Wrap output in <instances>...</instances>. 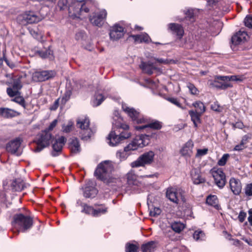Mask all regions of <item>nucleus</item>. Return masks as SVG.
<instances>
[{
  "mask_svg": "<svg viewBox=\"0 0 252 252\" xmlns=\"http://www.w3.org/2000/svg\"><path fill=\"white\" fill-rule=\"evenodd\" d=\"M132 151V150H126V147L124 148L123 151H119L116 153L117 157L120 159L121 161L125 160L129 156V154L127 153V152Z\"/></svg>",
  "mask_w": 252,
  "mask_h": 252,
  "instance_id": "obj_34",
  "label": "nucleus"
},
{
  "mask_svg": "<svg viewBox=\"0 0 252 252\" xmlns=\"http://www.w3.org/2000/svg\"><path fill=\"white\" fill-rule=\"evenodd\" d=\"M82 1L75 0H59L58 5L61 9H63L64 6L68 7V12L71 16L79 18L81 16Z\"/></svg>",
  "mask_w": 252,
  "mask_h": 252,
  "instance_id": "obj_3",
  "label": "nucleus"
},
{
  "mask_svg": "<svg viewBox=\"0 0 252 252\" xmlns=\"http://www.w3.org/2000/svg\"><path fill=\"white\" fill-rule=\"evenodd\" d=\"M73 125V122L71 121H69L68 122V124L66 126L63 125V132H65L66 133L70 132L72 129Z\"/></svg>",
  "mask_w": 252,
  "mask_h": 252,
  "instance_id": "obj_53",
  "label": "nucleus"
},
{
  "mask_svg": "<svg viewBox=\"0 0 252 252\" xmlns=\"http://www.w3.org/2000/svg\"><path fill=\"white\" fill-rule=\"evenodd\" d=\"M154 156L155 154L153 151L146 152L139 157L135 161L131 162V166L134 168L150 164L154 161Z\"/></svg>",
  "mask_w": 252,
  "mask_h": 252,
  "instance_id": "obj_8",
  "label": "nucleus"
},
{
  "mask_svg": "<svg viewBox=\"0 0 252 252\" xmlns=\"http://www.w3.org/2000/svg\"><path fill=\"white\" fill-rule=\"evenodd\" d=\"M113 169L114 167L112 162L109 160H106L98 164L94 172V175L98 179L109 183L111 182L109 180H112L109 178Z\"/></svg>",
  "mask_w": 252,
  "mask_h": 252,
  "instance_id": "obj_2",
  "label": "nucleus"
},
{
  "mask_svg": "<svg viewBox=\"0 0 252 252\" xmlns=\"http://www.w3.org/2000/svg\"><path fill=\"white\" fill-rule=\"evenodd\" d=\"M191 176L195 184L198 185L205 182V179L202 177L200 171L197 169H193L191 171Z\"/></svg>",
  "mask_w": 252,
  "mask_h": 252,
  "instance_id": "obj_25",
  "label": "nucleus"
},
{
  "mask_svg": "<svg viewBox=\"0 0 252 252\" xmlns=\"http://www.w3.org/2000/svg\"><path fill=\"white\" fill-rule=\"evenodd\" d=\"M113 127L107 137L110 146H116L125 139L129 138L131 134L128 131L129 126L126 124L113 122Z\"/></svg>",
  "mask_w": 252,
  "mask_h": 252,
  "instance_id": "obj_1",
  "label": "nucleus"
},
{
  "mask_svg": "<svg viewBox=\"0 0 252 252\" xmlns=\"http://www.w3.org/2000/svg\"><path fill=\"white\" fill-rule=\"evenodd\" d=\"M218 76H216L215 77V80L210 83V86H211L212 87L220 89L221 84L222 82H220L218 81L219 80H221L218 79Z\"/></svg>",
  "mask_w": 252,
  "mask_h": 252,
  "instance_id": "obj_50",
  "label": "nucleus"
},
{
  "mask_svg": "<svg viewBox=\"0 0 252 252\" xmlns=\"http://www.w3.org/2000/svg\"><path fill=\"white\" fill-rule=\"evenodd\" d=\"M230 189L235 195H239L242 190V184L239 179L232 177L229 182Z\"/></svg>",
  "mask_w": 252,
  "mask_h": 252,
  "instance_id": "obj_18",
  "label": "nucleus"
},
{
  "mask_svg": "<svg viewBox=\"0 0 252 252\" xmlns=\"http://www.w3.org/2000/svg\"><path fill=\"white\" fill-rule=\"evenodd\" d=\"M231 87H232V85L230 83L227 82V81H223L221 84L220 89L225 90L228 88Z\"/></svg>",
  "mask_w": 252,
  "mask_h": 252,
  "instance_id": "obj_56",
  "label": "nucleus"
},
{
  "mask_svg": "<svg viewBox=\"0 0 252 252\" xmlns=\"http://www.w3.org/2000/svg\"><path fill=\"white\" fill-rule=\"evenodd\" d=\"M90 121L88 118L80 119L77 122V126L81 128L80 132V137L83 140H89L95 132V130L90 128Z\"/></svg>",
  "mask_w": 252,
  "mask_h": 252,
  "instance_id": "obj_5",
  "label": "nucleus"
},
{
  "mask_svg": "<svg viewBox=\"0 0 252 252\" xmlns=\"http://www.w3.org/2000/svg\"><path fill=\"white\" fill-rule=\"evenodd\" d=\"M53 137L51 133L45 130L39 135L37 140V147L34 150L35 152H40L44 148L48 146L52 142Z\"/></svg>",
  "mask_w": 252,
  "mask_h": 252,
  "instance_id": "obj_6",
  "label": "nucleus"
},
{
  "mask_svg": "<svg viewBox=\"0 0 252 252\" xmlns=\"http://www.w3.org/2000/svg\"><path fill=\"white\" fill-rule=\"evenodd\" d=\"M150 135L147 134H141L136 136L131 143L126 146V150H136L138 148L143 147L149 143Z\"/></svg>",
  "mask_w": 252,
  "mask_h": 252,
  "instance_id": "obj_7",
  "label": "nucleus"
},
{
  "mask_svg": "<svg viewBox=\"0 0 252 252\" xmlns=\"http://www.w3.org/2000/svg\"><path fill=\"white\" fill-rule=\"evenodd\" d=\"M156 244L154 241L149 242L141 246L142 252H154Z\"/></svg>",
  "mask_w": 252,
  "mask_h": 252,
  "instance_id": "obj_32",
  "label": "nucleus"
},
{
  "mask_svg": "<svg viewBox=\"0 0 252 252\" xmlns=\"http://www.w3.org/2000/svg\"><path fill=\"white\" fill-rule=\"evenodd\" d=\"M21 144V141L20 138H16L8 142L6 144V151L12 154H15L18 156L21 155V152L19 151Z\"/></svg>",
  "mask_w": 252,
  "mask_h": 252,
  "instance_id": "obj_14",
  "label": "nucleus"
},
{
  "mask_svg": "<svg viewBox=\"0 0 252 252\" xmlns=\"http://www.w3.org/2000/svg\"><path fill=\"white\" fill-rule=\"evenodd\" d=\"M57 120H54L50 125L49 126L48 129H46V130L49 131L50 130H52L57 125Z\"/></svg>",
  "mask_w": 252,
  "mask_h": 252,
  "instance_id": "obj_59",
  "label": "nucleus"
},
{
  "mask_svg": "<svg viewBox=\"0 0 252 252\" xmlns=\"http://www.w3.org/2000/svg\"><path fill=\"white\" fill-rule=\"evenodd\" d=\"M247 216V214L246 213L244 212V211H241L239 214V216L238 217V220H239L241 222H243L246 217Z\"/></svg>",
  "mask_w": 252,
  "mask_h": 252,
  "instance_id": "obj_57",
  "label": "nucleus"
},
{
  "mask_svg": "<svg viewBox=\"0 0 252 252\" xmlns=\"http://www.w3.org/2000/svg\"><path fill=\"white\" fill-rule=\"evenodd\" d=\"M248 34L245 31H240L231 37V43L234 45L241 44L246 40Z\"/></svg>",
  "mask_w": 252,
  "mask_h": 252,
  "instance_id": "obj_20",
  "label": "nucleus"
},
{
  "mask_svg": "<svg viewBox=\"0 0 252 252\" xmlns=\"http://www.w3.org/2000/svg\"><path fill=\"white\" fill-rule=\"evenodd\" d=\"M83 194L86 198H94L97 194L98 191L94 187V182L89 181L81 188Z\"/></svg>",
  "mask_w": 252,
  "mask_h": 252,
  "instance_id": "obj_11",
  "label": "nucleus"
},
{
  "mask_svg": "<svg viewBox=\"0 0 252 252\" xmlns=\"http://www.w3.org/2000/svg\"><path fill=\"white\" fill-rule=\"evenodd\" d=\"M94 100V105L97 106L99 105L104 100V97L102 94H95Z\"/></svg>",
  "mask_w": 252,
  "mask_h": 252,
  "instance_id": "obj_39",
  "label": "nucleus"
},
{
  "mask_svg": "<svg viewBox=\"0 0 252 252\" xmlns=\"http://www.w3.org/2000/svg\"><path fill=\"white\" fill-rule=\"evenodd\" d=\"M20 113L8 108H0V115L5 118H11L20 115Z\"/></svg>",
  "mask_w": 252,
  "mask_h": 252,
  "instance_id": "obj_22",
  "label": "nucleus"
},
{
  "mask_svg": "<svg viewBox=\"0 0 252 252\" xmlns=\"http://www.w3.org/2000/svg\"><path fill=\"white\" fill-rule=\"evenodd\" d=\"M161 213V210L159 208H154L153 210L150 212V215L152 217H156Z\"/></svg>",
  "mask_w": 252,
  "mask_h": 252,
  "instance_id": "obj_55",
  "label": "nucleus"
},
{
  "mask_svg": "<svg viewBox=\"0 0 252 252\" xmlns=\"http://www.w3.org/2000/svg\"><path fill=\"white\" fill-rule=\"evenodd\" d=\"M211 173L217 186L220 189L223 188L225 185L226 179L223 171L221 169L214 168L211 169Z\"/></svg>",
  "mask_w": 252,
  "mask_h": 252,
  "instance_id": "obj_10",
  "label": "nucleus"
},
{
  "mask_svg": "<svg viewBox=\"0 0 252 252\" xmlns=\"http://www.w3.org/2000/svg\"><path fill=\"white\" fill-rule=\"evenodd\" d=\"M65 142L66 138L64 136H61L56 140L52 146L53 151L51 155L53 157L58 156L61 154Z\"/></svg>",
  "mask_w": 252,
  "mask_h": 252,
  "instance_id": "obj_16",
  "label": "nucleus"
},
{
  "mask_svg": "<svg viewBox=\"0 0 252 252\" xmlns=\"http://www.w3.org/2000/svg\"><path fill=\"white\" fill-rule=\"evenodd\" d=\"M130 37L133 38L135 42L139 43H148L149 41H151V40L149 36L147 33H143L141 34L137 35H131Z\"/></svg>",
  "mask_w": 252,
  "mask_h": 252,
  "instance_id": "obj_29",
  "label": "nucleus"
},
{
  "mask_svg": "<svg viewBox=\"0 0 252 252\" xmlns=\"http://www.w3.org/2000/svg\"><path fill=\"white\" fill-rule=\"evenodd\" d=\"M206 203L214 207H218V200L216 195H209L206 198Z\"/></svg>",
  "mask_w": 252,
  "mask_h": 252,
  "instance_id": "obj_35",
  "label": "nucleus"
},
{
  "mask_svg": "<svg viewBox=\"0 0 252 252\" xmlns=\"http://www.w3.org/2000/svg\"><path fill=\"white\" fill-rule=\"evenodd\" d=\"M186 18L189 19L190 22L194 21V15L193 10L192 9H188L185 12Z\"/></svg>",
  "mask_w": 252,
  "mask_h": 252,
  "instance_id": "obj_42",
  "label": "nucleus"
},
{
  "mask_svg": "<svg viewBox=\"0 0 252 252\" xmlns=\"http://www.w3.org/2000/svg\"><path fill=\"white\" fill-rule=\"evenodd\" d=\"M208 152L207 149H198L197 151V154L196 155V157H200L205 155Z\"/></svg>",
  "mask_w": 252,
  "mask_h": 252,
  "instance_id": "obj_58",
  "label": "nucleus"
},
{
  "mask_svg": "<svg viewBox=\"0 0 252 252\" xmlns=\"http://www.w3.org/2000/svg\"><path fill=\"white\" fill-rule=\"evenodd\" d=\"M211 109L216 112H220L222 111L223 108L220 106L217 102L213 103L211 106Z\"/></svg>",
  "mask_w": 252,
  "mask_h": 252,
  "instance_id": "obj_51",
  "label": "nucleus"
},
{
  "mask_svg": "<svg viewBox=\"0 0 252 252\" xmlns=\"http://www.w3.org/2000/svg\"><path fill=\"white\" fill-rule=\"evenodd\" d=\"M166 195L171 201L178 203V198L177 196V192L174 189L172 188H168L167 189Z\"/></svg>",
  "mask_w": 252,
  "mask_h": 252,
  "instance_id": "obj_31",
  "label": "nucleus"
},
{
  "mask_svg": "<svg viewBox=\"0 0 252 252\" xmlns=\"http://www.w3.org/2000/svg\"><path fill=\"white\" fill-rule=\"evenodd\" d=\"M168 28L173 34H176L178 38L181 39L184 33L183 27L177 23H170L168 25Z\"/></svg>",
  "mask_w": 252,
  "mask_h": 252,
  "instance_id": "obj_19",
  "label": "nucleus"
},
{
  "mask_svg": "<svg viewBox=\"0 0 252 252\" xmlns=\"http://www.w3.org/2000/svg\"><path fill=\"white\" fill-rule=\"evenodd\" d=\"M125 33L124 29L122 26L116 24L111 27L110 29V38L113 41L117 40L122 38Z\"/></svg>",
  "mask_w": 252,
  "mask_h": 252,
  "instance_id": "obj_13",
  "label": "nucleus"
},
{
  "mask_svg": "<svg viewBox=\"0 0 252 252\" xmlns=\"http://www.w3.org/2000/svg\"><path fill=\"white\" fill-rule=\"evenodd\" d=\"M140 68L144 73L149 75L152 74L154 70H158L156 65L151 62H142L140 65Z\"/></svg>",
  "mask_w": 252,
  "mask_h": 252,
  "instance_id": "obj_21",
  "label": "nucleus"
},
{
  "mask_svg": "<svg viewBox=\"0 0 252 252\" xmlns=\"http://www.w3.org/2000/svg\"><path fill=\"white\" fill-rule=\"evenodd\" d=\"M12 101L19 104L24 108H26V105L24 98L20 96V95H18L15 98L12 99Z\"/></svg>",
  "mask_w": 252,
  "mask_h": 252,
  "instance_id": "obj_40",
  "label": "nucleus"
},
{
  "mask_svg": "<svg viewBox=\"0 0 252 252\" xmlns=\"http://www.w3.org/2000/svg\"><path fill=\"white\" fill-rule=\"evenodd\" d=\"M69 148L71 153L76 154L80 152L81 148L77 138H73L69 144Z\"/></svg>",
  "mask_w": 252,
  "mask_h": 252,
  "instance_id": "obj_30",
  "label": "nucleus"
},
{
  "mask_svg": "<svg viewBox=\"0 0 252 252\" xmlns=\"http://www.w3.org/2000/svg\"><path fill=\"white\" fill-rule=\"evenodd\" d=\"M39 56L42 58H51L53 55V51L49 48L45 50H41L38 51Z\"/></svg>",
  "mask_w": 252,
  "mask_h": 252,
  "instance_id": "obj_38",
  "label": "nucleus"
},
{
  "mask_svg": "<svg viewBox=\"0 0 252 252\" xmlns=\"http://www.w3.org/2000/svg\"><path fill=\"white\" fill-rule=\"evenodd\" d=\"M162 127L161 123L158 121L152 122L149 124L141 126H136L135 128L137 130H141L148 128L154 129H160Z\"/></svg>",
  "mask_w": 252,
  "mask_h": 252,
  "instance_id": "obj_24",
  "label": "nucleus"
},
{
  "mask_svg": "<svg viewBox=\"0 0 252 252\" xmlns=\"http://www.w3.org/2000/svg\"><path fill=\"white\" fill-rule=\"evenodd\" d=\"M192 105L196 109L194 111H197L200 114H203L205 112L206 108L203 102L197 101L193 103Z\"/></svg>",
  "mask_w": 252,
  "mask_h": 252,
  "instance_id": "obj_33",
  "label": "nucleus"
},
{
  "mask_svg": "<svg viewBox=\"0 0 252 252\" xmlns=\"http://www.w3.org/2000/svg\"><path fill=\"white\" fill-rule=\"evenodd\" d=\"M204 236V233L202 231H195L193 235V238L197 241L202 240Z\"/></svg>",
  "mask_w": 252,
  "mask_h": 252,
  "instance_id": "obj_46",
  "label": "nucleus"
},
{
  "mask_svg": "<svg viewBox=\"0 0 252 252\" xmlns=\"http://www.w3.org/2000/svg\"><path fill=\"white\" fill-rule=\"evenodd\" d=\"M249 216L248 218L250 225L252 226V208L248 211Z\"/></svg>",
  "mask_w": 252,
  "mask_h": 252,
  "instance_id": "obj_64",
  "label": "nucleus"
},
{
  "mask_svg": "<svg viewBox=\"0 0 252 252\" xmlns=\"http://www.w3.org/2000/svg\"><path fill=\"white\" fill-rule=\"evenodd\" d=\"M187 87L189 89V91L192 94H198V89L195 87V86L190 83H188L187 84Z\"/></svg>",
  "mask_w": 252,
  "mask_h": 252,
  "instance_id": "obj_48",
  "label": "nucleus"
},
{
  "mask_svg": "<svg viewBox=\"0 0 252 252\" xmlns=\"http://www.w3.org/2000/svg\"><path fill=\"white\" fill-rule=\"evenodd\" d=\"M246 148V146H244L243 145H241V143H240L239 144H238L235 146V147L234 148V150L237 151H241Z\"/></svg>",
  "mask_w": 252,
  "mask_h": 252,
  "instance_id": "obj_60",
  "label": "nucleus"
},
{
  "mask_svg": "<svg viewBox=\"0 0 252 252\" xmlns=\"http://www.w3.org/2000/svg\"><path fill=\"white\" fill-rule=\"evenodd\" d=\"M80 206L83 208L82 212L87 214H92L94 216V209L92 207L88 206L86 203L83 202H81Z\"/></svg>",
  "mask_w": 252,
  "mask_h": 252,
  "instance_id": "obj_37",
  "label": "nucleus"
},
{
  "mask_svg": "<svg viewBox=\"0 0 252 252\" xmlns=\"http://www.w3.org/2000/svg\"><path fill=\"white\" fill-rule=\"evenodd\" d=\"M245 25L251 29L252 28V15H247L244 21Z\"/></svg>",
  "mask_w": 252,
  "mask_h": 252,
  "instance_id": "obj_47",
  "label": "nucleus"
},
{
  "mask_svg": "<svg viewBox=\"0 0 252 252\" xmlns=\"http://www.w3.org/2000/svg\"><path fill=\"white\" fill-rule=\"evenodd\" d=\"M189 114L191 117V120L193 123L194 126L197 127V124L201 123L200 117L202 114L193 110H189Z\"/></svg>",
  "mask_w": 252,
  "mask_h": 252,
  "instance_id": "obj_28",
  "label": "nucleus"
},
{
  "mask_svg": "<svg viewBox=\"0 0 252 252\" xmlns=\"http://www.w3.org/2000/svg\"><path fill=\"white\" fill-rule=\"evenodd\" d=\"M244 192L246 196H252V183L248 184L244 188Z\"/></svg>",
  "mask_w": 252,
  "mask_h": 252,
  "instance_id": "obj_43",
  "label": "nucleus"
},
{
  "mask_svg": "<svg viewBox=\"0 0 252 252\" xmlns=\"http://www.w3.org/2000/svg\"><path fill=\"white\" fill-rule=\"evenodd\" d=\"M56 72L53 70H43L34 73V78L37 81L42 82L54 77Z\"/></svg>",
  "mask_w": 252,
  "mask_h": 252,
  "instance_id": "obj_15",
  "label": "nucleus"
},
{
  "mask_svg": "<svg viewBox=\"0 0 252 252\" xmlns=\"http://www.w3.org/2000/svg\"><path fill=\"white\" fill-rule=\"evenodd\" d=\"M106 11L105 10H102L99 13L90 16V21L93 25L101 27L103 23L104 19L106 17Z\"/></svg>",
  "mask_w": 252,
  "mask_h": 252,
  "instance_id": "obj_17",
  "label": "nucleus"
},
{
  "mask_svg": "<svg viewBox=\"0 0 252 252\" xmlns=\"http://www.w3.org/2000/svg\"><path fill=\"white\" fill-rule=\"evenodd\" d=\"M127 183L130 187H133V189H136V187H138L141 183L137 180L136 176L132 171L128 172L127 175Z\"/></svg>",
  "mask_w": 252,
  "mask_h": 252,
  "instance_id": "obj_23",
  "label": "nucleus"
},
{
  "mask_svg": "<svg viewBox=\"0 0 252 252\" xmlns=\"http://www.w3.org/2000/svg\"><path fill=\"white\" fill-rule=\"evenodd\" d=\"M4 61L6 64L9 66L11 68H13L15 67V64L14 63L10 62L6 58L4 59Z\"/></svg>",
  "mask_w": 252,
  "mask_h": 252,
  "instance_id": "obj_62",
  "label": "nucleus"
},
{
  "mask_svg": "<svg viewBox=\"0 0 252 252\" xmlns=\"http://www.w3.org/2000/svg\"><path fill=\"white\" fill-rule=\"evenodd\" d=\"M138 247L133 244L127 243L126 245V252H137Z\"/></svg>",
  "mask_w": 252,
  "mask_h": 252,
  "instance_id": "obj_41",
  "label": "nucleus"
},
{
  "mask_svg": "<svg viewBox=\"0 0 252 252\" xmlns=\"http://www.w3.org/2000/svg\"><path fill=\"white\" fill-rule=\"evenodd\" d=\"M167 100L170 102L171 103L175 104L177 106H178L179 108H182V109H184V108L182 107L180 103L179 102L178 100L176 98L174 97H168L167 98Z\"/></svg>",
  "mask_w": 252,
  "mask_h": 252,
  "instance_id": "obj_52",
  "label": "nucleus"
},
{
  "mask_svg": "<svg viewBox=\"0 0 252 252\" xmlns=\"http://www.w3.org/2000/svg\"><path fill=\"white\" fill-rule=\"evenodd\" d=\"M218 79H220L222 81H236V82H242L245 77L243 75H231V76H218Z\"/></svg>",
  "mask_w": 252,
  "mask_h": 252,
  "instance_id": "obj_27",
  "label": "nucleus"
},
{
  "mask_svg": "<svg viewBox=\"0 0 252 252\" xmlns=\"http://www.w3.org/2000/svg\"><path fill=\"white\" fill-rule=\"evenodd\" d=\"M22 86L23 85L20 79H17L14 80L12 85V88L14 90L19 91V90H20L22 88Z\"/></svg>",
  "mask_w": 252,
  "mask_h": 252,
  "instance_id": "obj_44",
  "label": "nucleus"
},
{
  "mask_svg": "<svg viewBox=\"0 0 252 252\" xmlns=\"http://www.w3.org/2000/svg\"><path fill=\"white\" fill-rule=\"evenodd\" d=\"M13 224L18 226L22 232H25L32 227L33 220L31 217L22 214H16L14 216Z\"/></svg>",
  "mask_w": 252,
  "mask_h": 252,
  "instance_id": "obj_4",
  "label": "nucleus"
},
{
  "mask_svg": "<svg viewBox=\"0 0 252 252\" xmlns=\"http://www.w3.org/2000/svg\"><path fill=\"white\" fill-rule=\"evenodd\" d=\"M184 227V224L180 222L175 221L171 224L172 229L177 233L181 232Z\"/></svg>",
  "mask_w": 252,
  "mask_h": 252,
  "instance_id": "obj_36",
  "label": "nucleus"
},
{
  "mask_svg": "<svg viewBox=\"0 0 252 252\" xmlns=\"http://www.w3.org/2000/svg\"><path fill=\"white\" fill-rule=\"evenodd\" d=\"M229 155L228 154H224L218 162V165L220 166H223L225 164Z\"/></svg>",
  "mask_w": 252,
  "mask_h": 252,
  "instance_id": "obj_49",
  "label": "nucleus"
},
{
  "mask_svg": "<svg viewBox=\"0 0 252 252\" xmlns=\"http://www.w3.org/2000/svg\"><path fill=\"white\" fill-rule=\"evenodd\" d=\"M59 99L55 100L53 105L50 107V109L51 110H55L57 109V108L59 106Z\"/></svg>",
  "mask_w": 252,
  "mask_h": 252,
  "instance_id": "obj_63",
  "label": "nucleus"
},
{
  "mask_svg": "<svg viewBox=\"0 0 252 252\" xmlns=\"http://www.w3.org/2000/svg\"><path fill=\"white\" fill-rule=\"evenodd\" d=\"M106 212V210L105 209H98L97 210L94 209V216H97L98 214H99L100 213H104Z\"/></svg>",
  "mask_w": 252,
  "mask_h": 252,
  "instance_id": "obj_61",
  "label": "nucleus"
},
{
  "mask_svg": "<svg viewBox=\"0 0 252 252\" xmlns=\"http://www.w3.org/2000/svg\"><path fill=\"white\" fill-rule=\"evenodd\" d=\"M122 109L128 115L133 121L138 124H141L145 122V119L143 118H141L139 112L134 108L128 107L126 104H123Z\"/></svg>",
  "mask_w": 252,
  "mask_h": 252,
  "instance_id": "obj_12",
  "label": "nucleus"
},
{
  "mask_svg": "<svg viewBox=\"0 0 252 252\" xmlns=\"http://www.w3.org/2000/svg\"><path fill=\"white\" fill-rule=\"evenodd\" d=\"M6 92L8 95L10 97L16 96L18 95H20L21 93L19 91L14 90L13 88L10 87L7 88L6 89Z\"/></svg>",
  "mask_w": 252,
  "mask_h": 252,
  "instance_id": "obj_45",
  "label": "nucleus"
},
{
  "mask_svg": "<svg viewBox=\"0 0 252 252\" xmlns=\"http://www.w3.org/2000/svg\"><path fill=\"white\" fill-rule=\"evenodd\" d=\"M18 20L22 25L37 23L41 20V17L33 11H26L18 17Z\"/></svg>",
  "mask_w": 252,
  "mask_h": 252,
  "instance_id": "obj_9",
  "label": "nucleus"
},
{
  "mask_svg": "<svg viewBox=\"0 0 252 252\" xmlns=\"http://www.w3.org/2000/svg\"><path fill=\"white\" fill-rule=\"evenodd\" d=\"M193 144L192 141L187 142L180 151L181 154L184 156H191L192 153Z\"/></svg>",
  "mask_w": 252,
  "mask_h": 252,
  "instance_id": "obj_26",
  "label": "nucleus"
},
{
  "mask_svg": "<svg viewBox=\"0 0 252 252\" xmlns=\"http://www.w3.org/2000/svg\"><path fill=\"white\" fill-rule=\"evenodd\" d=\"M251 139V136L250 135H245L242 137L240 143L241 145H243L244 146H246V145L248 143L249 140Z\"/></svg>",
  "mask_w": 252,
  "mask_h": 252,
  "instance_id": "obj_54",
  "label": "nucleus"
}]
</instances>
